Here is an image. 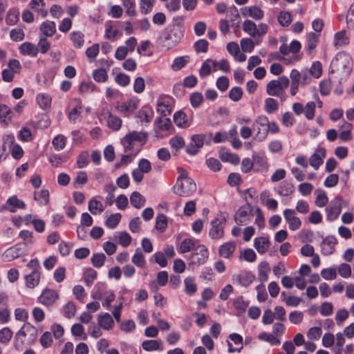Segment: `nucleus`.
Listing matches in <instances>:
<instances>
[{"instance_id":"obj_1","label":"nucleus","mask_w":354,"mask_h":354,"mask_svg":"<svg viewBox=\"0 0 354 354\" xmlns=\"http://www.w3.org/2000/svg\"><path fill=\"white\" fill-rule=\"evenodd\" d=\"M184 35V29L178 24L167 28L160 37L163 46L169 49L178 44Z\"/></svg>"},{"instance_id":"obj_2","label":"nucleus","mask_w":354,"mask_h":354,"mask_svg":"<svg viewBox=\"0 0 354 354\" xmlns=\"http://www.w3.org/2000/svg\"><path fill=\"white\" fill-rule=\"evenodd\" d=\"M290 80L286 76H281L278 80L270 81L266 85V93L270 96L278 97L281 100H286L284 91L288 88Z\"/></svg>"},{"instance_id":"obj_3","label":"nucleus","mask_w":354,"mask_h":354,"mask_svg":"<svg viewBox=\"0 0 354 354\" xmlns=\"http://www.w3.org/2000/svg\"><path fill=\"white\" fill-rule=\"evenodd\" d=\"M209 257V252L204 245H198L191 253L189 258V264L200 266L205 263Z\"/></svg>"},{"instance_id":"obj_4","label":"nucleus","mask_w":354,"mask_h":354,"mask_svg":"<svg viewBox=\"0 0 354 354\" xmlns=\"http://www.w3.org/2000/svg\"><path fill=\"white\" fill-rule=\"evenodd\" d=\"M196 190V185L193 179H187L181 183H176L173 187L174 192L181 197H189Z\"/></svg>"},{"instance_id":"obj_5","label":"nucleus","mask_w":354,"mask_h":354,"mask_svg":"<svg viewBox=\"0 0 354 354\" xmlns=\"http://www.w3.org/2000/svg\"><path fill=\"white\" fill-rule=\"evenodd\" d=\"M210 225L209 236L214 240L221 239L224 235V228L226 225L225 218L221 215L218 216L211 221Z\"/></svg>"},{"instance_id":"obj_6","label":"nucleus","mask_w":354,"mask_h":354,"mask_svg":"<svg viewBox=\"0 0 354 354\" xmlns=\"http://www.w3.org/2000/svg\"><path fill=\"white\" fill-rule=\"evenodd\" d=\"M253 217L252 207L247 203L241 206L234 214V221L239 225L249 223Z\"/></svg>"},{"instance_id":"obj_7","label":"nucleus","mask_w":354,"mask_h":354,"mask_svg":"<svg viewBox=\"0 0 354 354\" xmlns=\"http://www.w3.org/2000/svg\"><path fill=\"white\" fill-rule=\"evenodd\" d=\"M268 118L266 116H259L253 124L254 131H257L255 138L259 141L263 140L269 131Z\"/></svg>"},{"instance_id":"obj_8","label":"nucleus","mask_w":354,"mask_h":354,"mask_svg":"<svg viewBox=\"0 0 354 354\" xmlns=\"http://www.w3.org/2000/svg\"><path fill=\"white\" fill-rule=\"evenodd\" d=\"M38 331L36 327L30 323H26L23 327L17 333L16 339H19L21 336L26 338L27 344H33L37 338Z\"/></svg>"},{"instance_id":"obj_9","label":"nucleus","mask_w":354,"mask_h":354,"mask_svg":"<svg viewBox=\"0 0 354 354\" xmlns=\"http://www.w3.org/2000/svg\"><path fill=\"white\" fill-rule=\"evenodd\" d=\"M344 201L341 196L335 197L326 208L327 219L334 221L337 219L342 211Z\"/></svg>"},{"instance_id":"obj_10","label":"nucleus","mask_w":354,"mask_h":354,"mask_svg":"<svg viewBox=\"0 0 354 354\" xmlns=\"http://www.w3.org/2000/svg\"><path fill=\"white\" fill-rule=\"evenodd\" d=\"M283 216L288 223L290 230L295 231L300 228L301 221L299 218L296 216V212L294 209H286L283 211Z\"/></svg>"},{"instance_id":"obj_11","label":"nucleus","mask_w":354,"mask_h":354,"mask_svg":"<svg viewBox=\"0 0 354 354\" xmlns=\"http://www.w3.org/2000/svg\"><path fill=\"white\" fill-rule=\"evenodd\" d=\"M255 277L250 272L243 271L239 274L232 276V281L234 283L247 287L252 283Z\"/></svg>"},{"instance_id":"obj_12","label":"nucleus","mask_w":354,"mask_h":354,"mask_svg":"<svg viewBox=\"0 0 354 354\" xmlns=\"http://www.w3.org/2000/svg\"><path fill=\"white\" fill-rule=\"evenodd\" d=\"M59 295L55 290L47 288L43 290L38 300L41 304L50 306L56 301Z\"/></svg>"},{"instance_id":"obj_13","label":"nucleus","mask_w":354,"mask_h":354,"mask_svg":"<svg viewBox=\"0 0 354 354\" xmlns=\"http://www.w3.org/2000/svg\"><path fill=\"white\" fill-rule=\"evenodd\" d=\"M138 102L134 100H130L127 102H122L120 104L116 106V109L121 113L123 116L129 117L130 115L134 113L138 109Z\"/></svg>"},{"instance_id":"obj_14","label":"nucleus","mask_w":354,"mask_h":354,"mask_svg":"<svg viewBox=\"0 0 354 354\" xmlns=\"http://www.w3.org/2000/svg\"><path fill=\"white\" fill-rule=\"evenodd\" d=\"M326 151L324 147L317 148L309 158V164L315 170H317L323 163V159L326 157Z\"/></svg>"},{"instance_id":"obj_15","label":"nucleus","mask_w":354,"mask_h":354,"mask_svg":"<svg viewBox=\"0 0 354 354\" xmlns=\"http://www.w3.org/2000/svg\"><path fill=\"white\" fill-rule=\"evenodd\" d=\"M121 143L124 147V153H131L133 156H136L140 151V145L134 142L129 136H125L122 140Z\"/></svg>"},{"instance_id":"obj_16","label":"nucleus","mask_w":354,"mask_h":354,"mask_svg":"<svg viewBox=\"0 0 354 354\" xmlns=\"http://www.w3.org/2000/svg\"><path fill=\"white\" fill-rule=\"evenodd\" d=\"M102 114L104 115V118L106 120L107 126L109 128L114 131H117L120 129L122 126V120L119 117L113 115L108 110L106 112L104 111Z\"/></svg>"},{"instance_id":"obj_17","label":"nucleus","mask_w":354,"mask_h":354,"mask_svg":"<svg viewBox=\"0 0 354 354\" xmlns=\"http://www.w3.org/2000/svg\"><path fill=\"white\" fill-rule=\"evenodd\" d=\"M337 244V239L334 236H327L321 243L322 252L324 255L328 256L333 253L335 245Z\"/></svg>"},{"instance_id":"obj_18","label":"nucleus","mask_w":354,"mask_h":354,"mask_svg":"<svg viewBox=\"0 0 354 354\" xmlns=\"http://www.w3.org/2000/svg\"><path fill=\"white\" fill-rule=\"evenodd\" d=\"M19 50L21 55L30 57H36L39 52V48L36 45L28 41L21 44Z\"/></svg>"},{"instance_id":"obj_19","label":"nucleus","mask_w":354,"mask_h":354,"mask_svg":"<svg viewBox=\"0 0 354 354\" xmlns=\"http://www.w3.org/2000/svg\"><path fill=\"white\" fill-rule=\"evenodd\" d=\"M269 239L265 236L256 238L254 240V246L259 254H264L270 247Z\"/></svg>"},{"instance_id":"obj_20","label":"nucleus","mask_w":354,"mask_h":354,"mask_svg":"<svg viewBox=\"0 0 354 354\" xmlns=\"http://www.w3.org/2000/svg\"><path fill=\"white\" fill-rule=\"evenodd\" d=\"M41 272H31L24 277L26 286L28 288H34L39 283Z\"/></svg>"},{"instance_id":"obj_21","label":"nucleus","mask_w":354,"mask_h":354,"mask_svg":"<svg viewBox=\"0 0 354 354\" xmlns=\"http://www.w3.org/2000/svg\"><path fill=\"white\" fill-rule=\"evenodd\" d=\"M142 347L147 351L163 350L162 342L159 339L145 340L142 343Z\"/></svg>"},{"instance_id":"obj_22","label":"nucleus","mask_w":354,"mask_h":354,"mask_svg":"<svg viewBox=\"0 0 354 354\" xmlns=\"http://www.w3.org/2000/svg\"><path fill=\"white\" fill-rule=\"evenodd\" d=\"M319 34L315 32H310L307 36V46L306 53L308 55H311L317 47L319 41Z\"/></svg>"},{"instance_id":"obj_23","label":"nucleus","mask_w":354,"mask_h":354,"mask_svg":"<svg viewBox=\"0 0 354 354\" xmlns=\"http://www.w3.org/2000/svg\"><path fill=\"white\" fill-rule=\"evenodd\" d=\"M241 11L243 15L248 14L250 17L255 20H259L263 17V10L257 6L245 7L242 8Z\"/></svg>"},{"instance_id":"obj_24","label":"nucleus","mask_w":354,"mask_h":354,"mask_svg":"<svg viewBox=\"0 0 354 354\" xmlns=\"http://www.w3.org/2000/svg\"><path fill=\"white\" fill-rule=\"evenodd\" d=\"M127 136H129L134 142L138 145H140V147H142L146 142L147 139V133L144 131H132L126 135Z\"/></svg>"},{"instance_id":"obj_25","label":"nucleus","mask_w":354,"mask_h":354,"mask_svg":"<svg viewBox=\"0 0 354 354\" xmlns=\"http://www.w3.org/2000/svg\"><path fill=\"white\" fill-rule=\"evenodd\" d=\"M295 191V186L289 181L285 180L280 183L277 188V193L283 196L292 194Z\"/></svg>"},{"instance_id":"obj_26","label":"nucleus","mask_w":354,"mask_h":354,"mask_svg":"<svg viewBox=\"0 0 354 354\" xmlns=\"http://www.w3.org/2000/svg\"><path fill=\"white\" fill-rule=\"evenodd\" d=\"M99 325L105 330H109L112 328L114 325V322L109 313H104L98 316Z\"/></svg>"},{"instance_id":"obj_27","label":"nucleus","mask_w":354,"mask_h":354,"mask_svg":"<svg viewBox=\"0 0 354 354\" xmlns=\"http://www.w3.org/2000/svg\"><path fill=\"white\" fill-rule=\"evenodd\" d=\"M6 204L10 206L9 209L11 212H15L17 209H24L26 207L24 202L19 200L16 196L9 198Z\"/></svg>"},{"instance_id":"obj_28","label":"nucleus","mask_w":354,"mask_h":354,"mask_svg":"<svg viewBox=\"0 0 354 354\" xmlns=\"http://www.w3.org/2000/svg\"><path fill=\"white\" fill-rule=\"evenodd\" d=\"M235 244L232 242H227L219 248V254L224 258H229L234 252Z\"/></svg>"},{"instance_id":"obj_29","label":"nucleus","mask_w":354,"mask_h":354,"mask_svg":"<svg viewBox=\"0 0 354 354\" xmlns=\"http://www.w3.org/2000/svg\"><path fill=\"white\" fill-rule=\"evenodd\" d=\"M130 203L135 208L140 209L145 205V198L138 192H133L130 196Z\"/></svg>"},{"instance_id":"obj_30","label":"nucleus","mask_w":354,"mask_h":354,"mask_svg":"<svg viewBox=\"0 0 354 354\" xmlns=\"http://www.w3.org/2000/svg\"><path fill=\"white\" fill-rule=\"evenodd\" d=\"M40 30L45 36L51 37L56 32L55 24L49 21L43 22L40 26Z\"/></svg>"},{"instance_id":"obj_31","label":"nucleus","mask_w":354,"mask_h":354,"mask_svg":"<svg viewBox=\"0 0 354 354\" xmlns=\"http://www.w3.org/2000/svg\"><path fill=\"white\" fill-rule=\"evenodd\" d=\"M348 44V39L346 37L344 30L337 32L334 36V45L337 48L344 46Z\"/></svg>"},{"instance_id":"obj_32","label":"nucleus","mask_w":354,"mask_h":354,"mask_svg":"<svg viewBox=\"0 0 354 354\" xmlns=\"http://www.w3.org/2000/svg\"><path fill=\"white\" fill-rule=\"evenodd\" d=\"M70 38L73 41V46L77 48H80L84 44V35L80 31H74L70 35Z\"/></svg>"},{"instance_id":"obj_33","label":"nucleus","mask_w":354,"mask_h":354,"mask_svg":"<svg viewBox=\"0 0 354 354\" xmlns=\"http://www.w3.org/2000/svg\"><path fill=\"white\" fill-rule=\"evenodd\" d=\"M88 209L92 214L95 215L104 211V206L100 201L93 198L88 202Z\"/></svg>"},{"instance_id":"obj_34","label":"nucleus","mask_w":354,"mask_h":354,"mask_svg":"<svg viewBox=\"0 0 354 354\" xmlns=\"http://www.w3.org/2000/svg\"><path fill=\"white\" fill-rule=\"evenodd\" d=\"M174 123L180 127L186 128L189 127L186 114L183 111H177L174 115Z\"/></svg>"},{"instance_id":"obj_35","label":"nucleus","mask_w":354,"mask_h":354,"mask_svg":"<svg viewBox=\"0 0 354 354\" xmlns=\"http://www.w3.org/2000/svg\"><path fill=\"white\" fill-rule=\"evenodd\" d=\"M196 240L193 239H185L180 244L179 252L180 253H186L196 248Z\"/></svg>"},{"instance_id":"obj_36","label":"nucleus","mask_w":354,"mask_h":354,"mask_svg":"<svg viewBox=\"0 0 354 354\" xmlns=\"http://www.w3.org/2000/svg\"><path fill=\"white\" fill-rule=\"evenodd\" d=\"M51 97L48 94L39 93L37 96V102L43 109H47L51 104Z\"/></svg>"},{"instance_id":"obj_37","label":"nucleus","mask_w":354,"mask_h":354,"mask_svg":"<svg viewBox=\"0 0 354 354\" xmlns=\"http://www.w3.org/2000/svg\"><path fill=\"white\" fill-rule=\"evenodd\" d=\"M189 61V56H181L178 57L174 59L172 64L171 68L174 71H177L183 68Z\"/></svg>"},{"instance_id":"obj_38","label":"nucleus","mask_w":354,"mask_h":354,"mask_svg":"<svg viewBox=\"0 0 354 354\" xmlns=\"http://www.w3.org/2000/svg\"><path fill=\"white\" fill-rule=\"evenodd\" d=\"M22 254V250L19 245H15L10 247L5 252V256L8 260H12L19 257Z\"/></svg>"},{"instance_id":"obj_39","label":"nucleus","mask_w":354,"mask_h":354,"mask_svg":"<svg viewBox=\"0 0 354 354\" xmlns=\"http://www.w3.org/2000/svg\"><path fill=\"white\" fill-rule=\"evenodd\" d=\"M315 194L317 196L315 201L316 205L320 207H324L328 201L325 192L322 189H317L315 190Z\"/></svg>"},{"instance_id":"obj_40","label":"nucleus","mask_w":354,"mask_h":354,"mask_svg":"<svg viewBox=\"0 0 354 354\" xmlns=\"http://www.w3.org/2000/svg\"><path fill=\"white\" fill-rule=\"evenodd\" d=\"M34 198L41 205H46L49 201V192L47 189H41L39 192H35Z\"/></svg>"},{"instance_id":"obj_41","label":"nucleus","mask_w":354,"mask_h":354,"mask_svg":"<svg viewBox=\"0 0 354 354\" xmlns=\"http://www.w3.org/2000/svg\"><path fill=\"white\" fill-rule=\"evenodd\" d=\"M105 37L109 39H113L119 33L118 28L112 24L111 21H108L105 24Z\"/></svg>"},{"instance_id":"obj_42","label":"nucleus","mask_w":354,"mask_h":354,"mask_svg":"<svg viewBox=\"0 0 354 354\" xmlns=\"http://www.w3.org/2000/svg\"><path fill=\"white\" fill-rule=\"evenodd\" d=\"M259 339L269 342L272 346H277L280 344V340L277 337L272 334H268L266 332H263L259 334Z\"/></svg>"},{"instance_id":"obj_43","label":"nucleus","mask_w":354,"mask_h":354,"mask_svg":"<svg viewBox=\"0 0 354 354\" xmlns=\"http://www.w3.org/2000/svg\"><path fill=\"white\" fill-rule=\"evenodd\" d=\"M243 29L245 32L248 33L251 37L257 35V27L254 22L250 20H246L243 24Z\"/></svg>"},{"instance_id":"obj_44","label":"nucleus","mask_w":354,"mask_h":354,"mask_svg":"<svg viewBox=\"0 0 354 354\" xmlns=\"http://www.w3.org/2000/svg\"><path fill=\"white\" fill-rule=\"evenodd\" d=\"M122 4L128 16L131 17L136 16L137 12L136 10V3L134 0H124Z\"/></svg>"},{"instance_id":"obj_45","label":"nucleus","mask_w":354,"mask_h":354,"mask_svg":"<svg viewBox=\"0 0 354 354\" xmlns=\"http://www.w3.org/2000/svg\"><path fill=\"white\" fill-rule=\"evenodd\" d=\"M19 12L18 10L15 8L9 10L6 17L7 24L10 26L16 24L19 20Z\"/></svg>"},{"instance_id":"obj_46","label":"nucleus","mask_w":354,"mask_h":354,"mask_svg":"<svg viewBox=\"0 0 354 354\" xmlns=\"http://www.w3.org/2000/svg\"><path fill=\"white\" fill-rule=\"evenodd\" d=\"M132 262L138 267L140 268H144L146 266V261L145 259V256L140 251L139 249L136 250V253L132 257Z\"/></svg>"},{"instance_id":"obj_47","label":"nucleus","mask_w":354,"mask_h":354,"mask_svg":"<svg viewBox=\"0 0 354 354\" xmlns=\"http://www.w3.org/2000/svg\"><path fill=\"white\" fill-rule=\"evenodd\" d=\"M270 272L269 265L267 262H261L259 266V279L261 281H267L268 273Z\"/></svg>"},{"instance_id":"obj_48","label":"nucleus","mask_w":354,"mask_h":354,"mask_svg":"<svg viewBox=\"0 0 354 354\" xmlns=\"http://www.w3.org/2000/svg\"><path fill=\"white\" fill-rule=\"evenodd\" d=\"M279 108L277 101L272 97H268L265 100L264 109L268 113H272L276 111Z\"/></svg>"},{"instance_id":"obj_49","label":"nucleus","mask_w":354,"mask_h":354,"mask_svg":"<svg viewBox=\"0 0 354 354\" xmlns=\"http://www.w3.org/2000/svg\"><path fill=\"white\" fill-rule=\"evenodd\" d=\"M121 217L122 216L120 213L111 214L105 222L106 226L110 229L115 228L120 223Z\"/></svg>"},{"instance_id":"obj_50","label":"nucleus","mask_w":354,"mask_h":354,"mask_svg":"<svg viewBox=\"0 0 354 354\" xmlns=\"http://www.w3.org/2000/svg\"><path fill=\"white\" fill-rule=\"evenodd\" d=\"M308 72L312 75V77L315 78H319L322 74V66L320 62L316 61L314 62L310 68L308 70Z\"/></svg>"},{"instance_id":"obj_51","label":"nucleus","mask_w":354,"mask_h":354,"mask_svg":"<svg viewBox=\"0 0 354 354\" xmlns=\"http://www.w3.org/2000/svg\"><path fill=\"white\" fill-rule=\"evenodd\" d=\"M66 138L63 135H57L53 140V145L57 151H60L65 147Z\"/></svg>"},{"instance_id":"obj_52","label":"nucleus","mask_w":354,"mask_h":354,"mask_svg":"<svg viewBox=\"0 0 354 354\" xmlns=\"http://www.w3.org/2000/svg\"><path fill=\"white\" fill-rule=\"evenodd\" d=\"M76 306L74 303L69 301L63 307V315L65 317L70 319L75 315Z\"/></svg>"},{"instance_id":"obj_53","label":"nucleus","mask_w":354,"mask_h":354,"mask_svg":"<svg viewBox=\"0 0 354 354\" xmlns=\"http://www.w3.org/2000/svg\"><path fill=\"white\" fill-rule=\"evenodd\" d=\"M97 277V272L93 268H88L84 273V279L86 284L90 286Z\"/></svg>"},{"instance_id":"obj_54","label":"nucleus","mask_w":354,"mask_h":354,"mask_svg":"<svg viewBox=\"0 0 354 354\" xmlns=\"http://www.w3.org/2000/svg\"><path fill=\"white\" fill-rule=\"evenodd\" d=\"M184 283L185 286V292L187 295H192L196 292L197 286L192 278L187 277L184 280Z\"/></svg>"},{"instance_id":"obj_55","label":"nucleus","mask_w":354,"mask_h":354,"mask_svg":"<svg viewBox=\"0 0 354 354\" xmlns=\"http://www.w3.org/2000/svg\"><path fill=\"white\" fill-rule=\"evenodd\" d=\"M84 328L83 326L80 324H75L71 327V333L75 337H80L81 339L86 340L87 337L86 335L84 334Z\"/></svg>"},{"instance_id":"obj_56","label":"nucleus","mask_w":354,"mask_h":354,"mask_svg":"<svg viewBox=\"0 0 354 354\" xmlns=\"http://www.w3.org/2000/svg\"><path fill=\"white\" fill-rule=\"evenodd\" d=\"M106 260V256L103 253H95L91 257V263L95 268L102 267Z\"/></svg>"},{"instance_id":"obj_57","label":"nucleus","mask_w":354,"mask_h":354,"mask_svg":"<svg viewBox=\"0 0 354 354\" xmlns=\"http://www.w3.org/2000/svg\"><path fill=\"white\" fill-rule=\"evenodd\" d=\"M93 79L98 82H104L107 80L108 75L105 69L98 68L93 73Z\"/></svg>"},{"instance_id":"obj_58","label":"nucleus","mask_w":354,"mask_h":354,"mask_svg":"<svg viewBox=\"0 0 354 354\" xmlns=\"http://www.w3.org/2000/svg\"><path fill=\"white\" fill-rule=\"evenodd\" d=\"M153 111L149 107H145L138 112V118L141 121L149 122L152 118Z\"/></svg>"},{"instance_id":"obj_59","label":"nucleus","mask_w":354,"mask_h":354,"mask_svg":"<svg viewBox=\"0 0 354 354\" xmlns=\"http://www.w3.org/2000/svg\"><path fill=\"white\" fill-rule=\"evenodd\" d=\"M167 227V219L164 214L158 215L156 217V228L161 232H163Z\"/></svg>"},{"instance_id":"obj_60","label":"nucleus","mask_w":354,"mask_h":354,"mask_svg":"<svg viewBox=\"0 0 354 354\" xmlns=\"http://www.w3.org/2000/svg\"><path fill=\"white\" fill-rule=\"evenodd\" d=\"M315 106L316 104L314 102H308L305 107L304 112L305 113V116L308 120H313L315 113Z\"/></svg>"},{"instance_id":"obj_61","label":"nucleus","mask_w":354,"mask_h":354,"mask_svg":"<svg viewBox=\"0 0 354 354\" xmlns=\"http://www.w3.org/2000/svg\"><path fill=\"white\" fill-rule=\"evenodd\" d=\"M12 337V332L8 327L0 330V342L1 344L8 343Z\"/></svg>"},{"instance_id":"obj_62","label":"nucleus","mask_w":354,"mask_h":354,"mask_svg":"<svg viewBox=\"0 0 354 354\" xmlns=\"http://www.w3.org/2000/svg\"><path fill=\"white\" fill-rule=\"evenodd\" d=\"M95 85L92 82H84L79 87V92L82 94L88 93L95 91Z\"/></svg>"},{"instance_id":"obj_63","label":"nucleus","mask_w":354,"mask_h":354,"mask_svg":"<svg viewBox=\"0 0 354 354\" xmlns=\"http://www.w3.org/2000/svg\"><path fill=\"white\" fill-rule=\"evenodd\" d=\"M332 88L331 81L330 79L324 80L319 83V91L322 95H327L330 93Z\"/></svg>"},{"instance_id":"obj_64","label":"nucleus","mask_w":354,"mask_h":354,"mask_svg":"<svg viewBox=\"0 0 354 354\" xmlns=\"http://www.w3.org/2000/svg\"><path fill=\"white\" fill-rule=\"evenodd\" d=\"M209 43L205 39H199L194 43V49L197 53H206L208 50Z\"/></svg>"}]
</instances>
